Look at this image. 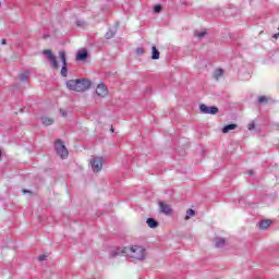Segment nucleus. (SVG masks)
Wrapping results in <instances>:
<instances>
[{
  "label": "nucleus",
  "mask_w": 279,
  "mask_h": 279,
  "mask_svg": "<svg viewBox=\"0 0 279 279\" xmlns=\"http://www.w3.org/2000/svg\"><path fill=\"white\" fill-rule=\"evenodd\" d=\"M59 58L62 62V69H61V75L62 77H68L69 75V68H68V64H66V52H64V50H60L59 51Z\"/></svg>",
  "instance_id": "39448f33"
},
{
  "label": "nucleus",
  "mask_w": 279,
  "mask_h": 279,
  "mask_svg": "<svg viewBox=\"0 0 279 279\" xmlns=\"http://www.w3.org/2000/svg\"><path fill=\"white\" fill-rule=\"evenodd\" d=\"M1 45H7L5 39H2V40H1Z\"/></svg>",
  "instance_id": "c85d7f7f"
},
{
  "label": "nucleus",
  "mask_w": 279,
  "mask_h": 279,
  "mask_svg": "<svg viewBox=\"0 0 279 279\" xmlns=\"http://www.w3.org/2000/svg\"><path fill=\"white\" fill-rule=\"evenodd\" d=\"M256 128V124L254 122L248 123V130H254Z\"/></svg>",
  "instance_id": "a878e982"
},
{
  "label": "nucleus",
  "mask_w": 279,
  "mask_h": 279,
  "mask_svg": "<svg viewBox=\"0 0 279 279\" xmlns=\"http://www.w3.org/2000/svg\"><path fill=\"white\" fill-rule=\"evenodd\" d=\"M54 149H56L58 156H60V158H62V160H64V158H69V149H66L64 142L57 140L54 143Z\"/></svg>",
  "instance_id": "7ed1b4c3"
},
{
  "label": "nucleus",
  "mask_w": 279,
  "mask_h": 279,
  "mask_svg": "<svg viewBox=\"0 0 279 279\" xmlns=\"http://www.w3.org/2000/svg\"><path fill=\"white\" fill-rule=\"evenodd\" d=\"M111 132H114V129L111 128Z\"/></svg>",
  "instance_id": "7c9ffc66"
},
{
  "label": "nucleus",
  "mask_w": 279,
  "mask_h": 279,
  "mask_svg": "<svg viewBox=\"0 0 279 279\" xmlns=\"http://www.w3.org/2000/svg\"><path fill=\"white\" fill-rule=\"evenodd\" d=\"M259 230H267V228H269V226H271V220L267 219V220H262L259 223Z\"/></svg>",
  "instance_id": "4468645a"
},
{
  "label": "nucleus",
  "mask_w": 279,
  "mask_h": 279,
  "mask_svg": "<svg viewBox=\"0 0 279 279\" xmlns=\"http://www.w3.org/2000/svg\"><path fill=\"white\" fill-rule=\"evenodd\" d=\"M86 23H84V22H82V21H77L76 22V25H78V27H82V26H84Z\"/></svg>",
  "instance_id": "bb28decb"
},
{
  "label": "nucleus",
  "mask_w": 279,
  "mask_h": 279,
  "mask_svg": "<svg viewBox=\"0 0 279 279\" xmlns=\"http://www.w3.org/2000/svg\"><path fill=\"white\" fill-rule=\"evenodd\" d=\"M96 95H98V97H107L108 96V87H106V84H98V86L96 87Z\"/></svg>",
  "instance_id": "1a4fd4ad"
},
{
  "label": "nucleus",
  "mask_w": 279,
  "mask_h": 279,
  "mask_svg": "<svg viewBox=\"0 0 279 279\" xmlns=\"http://www.w3.org/2000/svg\"><path fill=\"white\" fill-rule=\"evenodd\" d=\"M214 244H215V247H218V248L225 247L226 239L217 236L214 239Z\"/></svg>",
  "instance_id": "9d476101"
},
{
  "label": "nucleus",
  "mask_w": 279,
  "mask_h": 279,
  "mask_svg": "<svg viewBox=\"0 0 279 279\" xmlns=\"http://www.w3.org/2000/svg\"><path fill=\"white\" fill-rule=\"evenodd\" d=\"M23 193H29V191H27V190H23Z\"/></svg>",
  "instance_id": "c756f323"
},
{
  "label": "nucleus",
  "mask_w": 279,
  "mask_h": 279,
  "mask_svg": "<svg viewBox=\"0 0 279 279\" xmlns=\"http://www.w3.org/2000/svg\"><path fill=\"white\" fill-rule=\"evenodd\" d=\"M90 166L94 173H99L104 169V158L102 157H93L90 160Z\"/></svg>",
  "instance_id": "20e7f679"
},
{
  "label": "nucleus",
  "mask_w": 279,
  "mask_h": 279,
  "mask_svg": "<svg viewBox=\"0 0 279 279\" xmlns=\"http://www.w3.org/2000/svg\"><path fill=\"white\" fill-rule=\"evenodd\" d=\"M114 34H117L114 31L109 29V32L106 33L107 40H110V38H114Z\"/></svg>",
  "instance_id": "6ab92c4d"
},
{
  "label": "nucleus",
  "mask_w": 279,
  "mask_h": 279,
  "mask_svg": "<svg viewBox=\"0 0 279 279\" xmlns=\"http://www.w3.org/2000/svg\"><path fill=\"white\" fill-rule=\"evenodd\" d=\"M27 77H29V72H24L21 75L20 80H21V82H25L27 80Z\"/></svg>",
  "instance_id": "412c9836"
},
{
  "label": "nucleus",
  "mask_w": 279,
  "mask_h": 279,
  "mask_svg": "<svg viewBox=\"0 0 279 279\" xmlns=\"http://www.w3.org/2000/svg\"><path fill=\"white\" fill-rule=\"evenodd\" d=\"M154 12H156V13L162 12V5H160V4L155 5Z\"/></svg>",
  "instance_id": "4be33fe9"
},
{
  "label": "nucleus",
  "mask_w": 279,
  "mask_h": 279,
  "mask_svg": "<svg viewBox=\"0 0 279 279\" xmlns=\"http://www.w3.org/2000/svg\"><path fill=\"white\" fill-rule=\"evenodd\" d=\"M1 156H2V153H1V150H0V158H1Z\"/></svg>",
  "instance_id": "2f4dec72"
},
{
  "label": "nucleus",
  "mask_w": 279,
  "mask_h": 279,
  "mask_svg": "<svg viewBox=\"0 0 279 279\" xmlns=\"http://www.w3.org/2000/svg\"><path fill=\"white\" fill-rule=\"evenodd\" d=\"M239 125L236 124H228L222 129V134H228V132H231L232 130H236Z\"/></svg>",
  "instance_id": "2eb2a0df"
},
{
  "label": "nucleus",
  "mask_w": 279,
  "mask_h": 279,
  "mask_svg": "<svg viewBox=\"0 0 279 279\" xmlns=\"http://www.w3.org/2000/svg\"><path fill=\"white\" fill-rule=\"evenodd\" d=\"M258 102H259V104H265V102H267V97L260 96V97L258 98Z\"/></svg>",
  "instance_id": "b1692460"
},
{
  "label": "nucleus",
  "mask_w": 279,
  "mask_h": 279,
  "mask_svg": "<svg viewBox=\"0 0 279 279\" xmlns=\"http://www.w3.org/2000/svg\"><path fill=\"white\" fill-rule=\"evenodd\" d=\"M92 83L88 78H76L66 82V88L74 93H84L90 88Z\"/></svg>",
  "instance_id": "f03ea898"
},
{
  "label": "nucleus",
  "mask_w": 279,
  "mask_h": 279,
  "mask_svg": "<svg viewBox=\"0 0 279 279\" xmlns=\"http://www.w3.org/2000/svg\"><path fill=\"white\" fill-rule=\"evenodd\" d=\"M207 32L206 29H203V31H196L194 33V36H196V38H204V36H206Z\"/></svg>",
  "instance_id": "f3484780"
},
{
  "label": "nucleus",
  "mask_w": 279,
  "mask_h": 279,
  "mask_svg": "<svg viewBox=\"0 0 279 279\" xmlns=\"http://www.w3.org/2000/svg\"><path fill=\"white\" fill-rule=\"evenodd\" d=\"M191 217H195V211L193 209H187L186 210V216H185V221H189Z\"/></svg>",
  "instance_id": "a211bd4d"
},
{
  "label": "nucleus",
  "mask_w": 279,
  "mask_h": 279,
  "mask_svg": "<svg viewBox=\"0 0 279 279\" xmlns=\"http://www.w3.org/2000/svg\"><path fill=\"white\" fill-rule=\"evenodd\" d=\"M159 206V213H161L162 215H173V208L171 207V205L165 203V202H159L158 203Z\"/></svg>",
  "instance_id": "0eeeda50"
},
{
  "label": "nucleus",
  "mask_w": 279,
  "mask_h": 279,
  "mask_svg": "<svg viewBox=\"0 0 279 279\" xmlns=\"http://www.w3.org/2000/svg\"><path fill=\"white\" fill-rule=\"evenodd\" d=\"M60 114L61 117H66V111H64V109H60Z\"/></svg>",
  "instance_id": "cd10ccee"
},
{
  "label": "nucleus",
  "mask_w": 279,
  "mask_h": 279,
  "mask_svg": "<svg viewBox=\"0 0 279 279\" xmlns=\"http://www.w3.org/2000/svg\"><path fill=\"white\" fill-rule=\"evenodd\" d=\"M38 260H39L40 263H43V260H47V255H40V256L38 257Z\"/></svg>",
  "instance_id": "393cba45"
},
{
  "label": "nucleus",
  "mask_w": 279,
  "mask_h": 279,
  "mask_svg": "<svg viewBox=\"0 0 279 279\" xmlns=\"http://www.w3.org/2000/svg\"><path fill=\"white\" fill-rule=\"evenodd\" d=\"M151 60H160V51H158L156 46L151 47Z\"/></svg>",
  "instance_id": "f8f14e48"
},
{
  "label": "nucleus",
  "mask_w": 279,
  "mask_h": 279,
  "mask_svg": "<svg viewBox=\"0 0 279 279\" xmlns=\"http://www.w3.org/2000/svg\"><path fill=\"white\" fill-rule=\"evenodd\" d=\"M87 58H88V51L86 50H81L76 53V60L78 61L86 60Z\"/></svg>",
  "instance_id": "9b49d317"
},
{
  "label": "nucleus",
  "mask_w": 279,
  "mask_h": 279,
  "mask_svg": "<svg viewBox=\"0 0 279 279\" xmlns=\"http://www.w3.org/2000/svg\"><path fill=\"white\" fill-rule=\"evenodd\" d=\"M117 256H128L133 260H145L147 258V251L141 245L125 246L114 250L110 255L111 258H117Z\"/></svg>",
  "instance_id": "f257e3e1"
},
{
  "label": "nucleus",
  "mask_w": 279,
  "mask_h": 279,
  "mask_svg": "<svg viewBox=\"0 0 279 279\" xmlns=\"http://www.w3.org/2000/svg\"><path fill=\"white\" fill-rule=\"evenodd\" d=\"M248 173L252 175V171H248Z\"/></svg>",
  "instance_id": "473e14b6"
},
{
  "label": "nucleus",
  "mask_w": 279,
  "mask_h": 279,
  "mask_svg": "<svg viewBox=\"0 0 279 279\" xmlns=\"http://www.w3.org/2000/svg\"><path fill=\"white\" fill-rule=\"evenodd\" d=\"M41 123L43 125L49 126V125H53L54 120L52 118L43 117Z\"/></svg>",
  "instance_id": "dca6fc26"
},
{
  "label": "nucleus",
  "mask_w": 279,
  "mask_h": 279,
  "mask_svg": "<svg viewBox=\"0 0 279 279\" xmlns=\"http://www.w3.org/2000/svg\"><path fill=\"white\" fill-rule=\"evenodd\" d=\"M44 56H47L48 60L50 61V65L52 69L58 71V59L54 57L53 52L51 50H44L43 51Z\"/></svg>",
  "instance_id": "423d86ee"
},
{
  "label": "nucleus",
  "mask_w": 279,
  "mask_h": 279,
  "mask_svg": "<svg viewBox=\"0 0 279 279\" xmlns=\"http://www.w3.org/2000/svg\"><path fill=\"white\" fill-rule=\"evenodd\" d=\"M199 110H201V112H203V114H217V112H219V108L208 107L205 104H202L199 106Z\"/></svg>",
  "instance_id": "6e6552de"
},
{
  "label": "nucleus",
  "mask_w": 279,
  "mask_h": 279,
  "mask_svg": "<svg viewBox=\"0 0 279 279\" xmlns=\"http://www.w3.org/2000/svg\"><path fill=\"white\" fill-rule=\"evenodd\" d=\"M146 223H147L148 228H151V229H156L159 226L158 221L154 218H148L146 220Z\"/></svg>",
  "instance_id": "ddd939ff"
},
{
  "label": "nucleus",
  "mask_w": 279,
  "mask_h": 279,
  "mask_svg": "<svg viewBox=\"0 0 279 279\" xmlns=\"http://www.w3.org/2000/svg\"><path fill=\"white\" fill-rule=\"evenodd\" d=\"M135 53H136L137 56H143V53H145V49H143V48H137V49L135 50Z\"/></svg>",
  "instance_id": "5701e85b"
},
{
  "label": "nucleus",
  "mask_w": 279,
  "mask_h": 279,
  "mask_svg": "<svg viewBox=\"0 0 279 279\" xmlns=\"http://www.w3.org/2000/svg\"><path fill=\"white\" fill-rule=\"evenodd\" d=\"M221 75H223V70L218 69V70L215 71L216 80H219V77H221Z\"/></svg>",
  "instance_id": "aec40b11"
}]
</instances>
